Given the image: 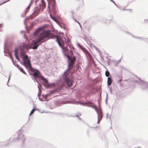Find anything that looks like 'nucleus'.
Returning a JSON list of instances; mask_svg holds the SVG:
<instances>
[{"instance_id":"nucleus-1","label":"nucleus","mask_w":148,"mask_h":148,"mask_svg":"<svg viewBox=\"0 0 148 148\" xmlns=\"http://www.w3.org/2000/svg\"><path fill=\"white\" fill-rule=\"evenodd\" d=\"M34 34L36 36H38L36 40L33 41L32 44L24 45L23 47L24 48L27 49H36L42 42L50 38H55L56 41L63 50V52L64 55L69 59L71 58V57L68 54V49L67 46H64V41L62 37L60 36L53 35L51 33L49 30H44V27H41L36 30L34 32Z\"/></svg>"},{"instance_id":"nucleus-2","label":"nucleus","mask_w":148,"mask_h":148,"mask_svg":"<svg viewBox=\"0 0 148 148\" xmlns=\"http://www.w3.org/2000/svg\"><path fill=\"white\" fill-rule=\"evenodd\" d=\"M93 108L96 111L98 114L97 123L99 124L102 118V114L101 110L100 108H97L95 105L93 104Z\"/></svg>"},{"instance_id":"nucleus-3","label":"nucleus","mask_w":148,"mask_h":148,"mask_svg":"<svg viewBox=\"0 0 148 148\" xmlns=\"http://www.w3.org/2000/svg\"><path fill=\"white\" fill-rule=\"evenodd\" d=\"M69 75L68 71H66L64 74V77L66 82L68 86L69 87L71 86L72 84V81L69 78L67 77Z\"/></svg>"},{"instance_id":"nucleus-4","label":"nucleus","mask_w":148,"mask_h":148,"mask_svg":"<svg viewBox=\"0 0 148 148\" xmlns=\"http://www.w3.org/2000/svg\"><path fill=\"white\" fill-rule=\"evenodd\" d=\"M24 64L25 65H26V67L29 68H30L31 67V65L29 59L24 60Z\"/></svg>"},{"instance_id":"nucleus-5","label":"nucleus","mask_w":148,"mask_h":148,"mask_svg":"<svg viewBox=\"0 0 148 148\" xmlns=\"http://www.w3.org/2000/svg\"><path fill=\"white\" fill-rule=\"evenodd\" d=\"M40 9L43 10L46 7V4L44 0H41V3L40 4Z\"/></svg>"},{"instance_id":"nucleus-6","label":"nucleus","mask_w":148,"mask_h":148,"mask_svg":"<svg viewBox=\"0 0 148 148\" xmlns=\"http://www.w3.org/2000/svg\"><path fill=\"white\" fill-rule=\"evenodd\" d=\"M112 83V80L111 78L110 77H108V86H110Z\"/></svg>"},{"instance_id":"nucleus-7","label":"nucleus","mask_w":148,"mask_h":148,"mask_svg":"<svg viewBox=\"0 0 148 148\" xmlns=\"http://www.w3.org/2000/svg\"><path fill=\"white\" fill-rule=\"evenodd\" d=\"M16 66L23 73L25 74H26L25 73V71L23 70V69L22 68L20 67L17 64L16 65Z\"/></svg>"},{"instance_id":"nucleus-8","label":"nucleus","mask_w":148,"mask_h":148,"mask_svg":"<svg viewBox=\"0 0 148 148\" xmlns=\"http://www.w3.org/2000/svg\"><path fill=\"white\" fill-rule=\"evenodd\" d=\"M76 58L75 57V56H73L72 58L71 57V58L69 60L71 61V62H72L73 63H74L76 60Z\"/></svg>"},{"instance_id":"nucleus-9","label":"nucleus","mask_w":148,"mask_h":148,"mask_svg":"<svg viewBox=\"0 0 148 148\" xmlns=\"http://www.w3.org/2000/svg\"><path fill=\"white\" fill-rule=\"evenodd\" d=\"M39 71L35 72L34 73L33 75L34 76L36 77H38L39 75Z\"/></svg>"},{"instance_id":"nucleus-10","label":"nucleus","mask_w":148,"mask_h":148,"mask_svg":"<svg viewBox=\"0 0 148 148\" xmlns=\"http://www.w3.org/2000/svg\"><path fill=\"white\" fill-rule=\"evenodd\" d=\"M66 44H67V46H69V47L70 48V49H73L74 48L73 47V46L71 45H69V44L67 42V41L66 40Z\"/></svg>"},{"instance_id":"nucleus-11","label":"nucleus","mask_w":148,"mask_h":148,"mask_svg":"<svg viewBox=\"0 0 148 148\" xmlns=\"http://www.w3.org/2000/svg\"><path fill=\"white\" fill-rule=\"evenodd\" d=\"M42 79L44 82L45 84H47L48 83V80L46 79L45 77H42Z\"/></svg>"},{"instance_id":"nucleus-12","label":"nucleus","mask_w":148,"mask_h":148,"mask_svg":"<svg viewBox=\"0 0 148 148\" xmlns=\"http://www.w3.org/2000/svg\"><path fill=\"white\" fill-rule=\"evenodd\" d=\"M40 10V9H38L37 10H36L33 13V15H37L38 13L39 12Z\"/></svg>"},{"instance_id":"nucleus-13","label":"nucleus","mask_w":148,"mask_h":148,"mask_svg":"<svg viewBox=\"0 0 148 148\" xmlns=\"http://www.w3.org/2000/svg\"><path fill=\"white\" fill-rule=\"evenodd\" d=\"M105 75L106 77H108L110 75L109 72L108 71H106L105 72Z\"/></svg>"},{"instance_id":"nucleus-14","label":"nucleus","mask_w":148,"mask_h":148,"mask_svg":"<svg viewBox=\"0 0 148 148\" xmlns=\"http://www.w3.org/2000/svg\"><path fill=\"white\" fill-rule=\"evenodd\" d=\"M18 49L16 48L15 49L14 55L16 54H18Z\"/></svg>"},{"instance_id":"nucleus-15","label":"nucleus","mask_w":148,"mask_h":148,"mask_svg":"<svg viewBox=\"0 0 148 148\" xmlns=\"http://www.w3.org/2000/svg\"><path fill=\"white\" fill-rule=\"evenodd\" d=\"M35 110H36V109H33L31 111V112L30 113L29 115L30 116L31 115H32L34 112L35 111Z\"/></svg>"},{"instance_id":"nucleus-16","label":"nucleus","mask_w":148,"mask_h":148,"mask_svg":"<svg viewBox=\"0 0 148 148\" xmlns=\"http://www.w3.org/2000/svg\"><path fill=\"white\" fill-rule=\"evenodd\" d=\"M73 63L72 62H71L69 64V67H71V66H72L73 65Z\"/></svg>"},{"instance_id":"nucleus-17","label":"nucleus","mask_w":148,"mask_h":148,"mask_svg":"<svg viewBox=\"0 0 148 148\" xmlns=\"http://www.w3.org/2000/svg\"><path fill=\"white\" fill-rule=\"evenodd\" d=\"M50 16L51 17V18L53 19V20L56 21H57V20L56 19V18H55V17H53V16H52L51 14H50Z\"/></svg>"},{"instance_id":"nucleus-18","label":"nucleus","mask_w":148,"mask_h":148,"mask_svg":"<svg viewBox=\"0 0 148 148\" xmlns=\"http://www.w3.org/2000/svg\"><path fill=\"white\" fill-rule=\"evenodd\" d=\"M66 40L67 41V42L69 44V43H70V40L69 38H68L67 39H66L65 40V41Z\"/></svg>"},{"instance_id":"nucleus-19","label":"nucleus","mask_w":148,"mask_h":148,"mask_svg":"<svg viewBox=\"0 0 148 148\" xmlns=\"http://www.w3.org/2000/svg\"><path fill=\"white\" fill-rule=\"evenodd\" d=\"M52 8H53V11L54 12L56 10V7H55V5H53L52 6Z\"/></svg>"},{"instance_id":"nucleus-20","label":"nucleus","mask_w":148,"mask_h":148,"mask_svg":"<svg viewBox=\"0 0 148 148\" xmlns=\"http://www.w3.org/2000/svg\"><path fill=\"white\" fill-rule=\"evenodd\" d=\"M10 0H7L6 1H5V2H3V3H2L0 4V5H2L3 4L5 3L6 2H7L8 1H9Z\"/></svg>"},{"instance_id":"nucleus-21","label":"nucleus","mask_w":148,"mask_h":148,"mask_svg":"<svg viewBox=\"0 0 148 148\" xmlns=\"http://www.w3.org/2000/svg\"><path fill=\"white\" fill-rule=\"evenodd\" d=\"M15 56L16 58L18 59V60H19V58H18V54H16V55H15Z\"/></svg>"},{"instance_id":"nucleus-22","label":"nucleus","mask_w":148,"mask_h":148,"mask_svg":"<svg viewBox=\"0 0 148 148\" xmlns=\"http://www.w3.org/2000/svg\"><path fill=\"white\" fill-rule=\"evenodd\" d=\"M24 58L25 59V60H27V59H28V56L27 55H26L24 56Z\"/></svg>"},{"instance_id":"nucleus-23","label":"nucleus","mask_w":148,"mask_h":148,"mask_svg":"<svg viewBox=\"0 0 148 148\" xmlns=\"http://www.w3.org/2000/svg\"><path fill=\"white\" fill-rule=\"evenodd\" d=\"M71 51V52L72 53H73V52H72Z\"/></svg>"},{"instance_id":"nucleus-24","label":"nucleus","mask_w":148,"mask_h":148,"mask_svg":"<svg viewBox=\"0 0 148 148\" xmlns=\"http://www.w3.org/2000/svg\"><path fill=\"white\" fill-rule=\"evenodd\" d=\"M138 148H139V147H138Z\"/></svg>"}]
</instances>
